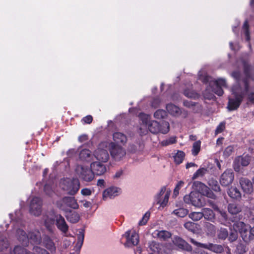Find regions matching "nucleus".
<instances>
[{
	"label": "nucleus",
	"instance_id": "obj_1",
	"mask_svg": "<svg viewBox=\"0 0 254 254\" xmlns=\"http://www.w3.org/2000/svg\"><path fill=\"white\" fill-rule=\"evenodd\" d=\"M139 118L141 121V127L139 128L141 134H146L148 132V129L154 134L158 132L166 134L169 131L170 126L167 122H164L160 125L156 121H150V116L144 113H140L139 115Z\"/></svg>",
	"mask_w": 254,
	"mask_h": 254
},
{
	"label": "nucleus",
	"instance_id": "obj_2",
	"mask_svg": "<svg viewBox=\"0 0 254 254\" xmlns=\"http://www.w3.org/2000/svg\"><path fill=\"white\" fill-rule=\"evenodd\" d=\"M201 71L198 73L199 79L204 83H209V86L207 87L204 96L207 98H212L213 95L210 92L214 93L218 96H222L223 94V87H227L226 81L224 78H218L217 80H213L210 76L201 74Z\"/></svg>",
	"mask_w": 254,
	"mask_h": 254
},
{
	"label": "nucleus",
	"instance_id": "obj_3",
	"mask_svg": "<svg viewBox=\"0 0 254 254\" xmlns=\"http://www.w3.org/2000/svg\"><path fill=\"white\" fill-rule=\"evenodd\" d=\"M245 73L246 76V78L242 80V84H241V78L240 73L238 71H234L232 73V76L235 79L238 80L240 83L238 85H240L242 89V92L245 93V96L247 95L248 100L249 102L254 104V87L250 89L248 78L250 77L249 72L247 69L245 67Z\"/></svg>",
	"mask_w": 254,
	"mask_h": 254
},
{
	"label": "nucleus",
	"instance_id": "obj_4",
	"mask_svg": "<svg viewBox=\"0 0 254 254\" xmlns=\"http://www.w3.org/2000/svg\"><path fill=\"white\" fill-rule=\"evenodd\" d=\"M16 236L18 240L23 246H27L29 241L31 243L38 244L41 242V237L38 231H34L29 233L27 236L26 233L21 229L16 230Z\"/></svg>",
	"mask_w": 254,
	"mask_h": 254
},
{
	"label": "nucleus",
	"instance_id": "obj_5",
	"mask_svg": "<svg viewBox=\"0 0 254 254\" xmlns=\"http://www.w3.org/2000/svg\"><path fill=\"white\" fill-rule=\"evenodd\" d=\"M60 188L68 194L75 195L80 188V182L78 179L65 178L61 180Z\"/></svg>",
	"mask_w": 254,
	"mask_h": 254
},
{
	"label": "nucleus",
	"instance_id": "obj_6",
	"mask_svg": "<svg viewBox=\"0 0 254 254\" xmlns=\"http://www.w3.org/2000/svg\"><path fill=\"white\" fill-rule=\"evenodd\" d=\"M233 97L229 98L228 108L229 110L237 109L240 105L245 93L240 85H236L232 89Z\"/></svg>",
	"mask_w": 254,
	"mask_h": 254
},
{
	"label": "nucleus",
	"instance_id": "obj_7",
	"mask_svg": "<svg viewBox=\"0 0 254 254\" xmlns=\"http://www.w3.org/2000/svg\"><path fill=\"white\" fill-rule=\"evenodd\" d=\"M233 228L238 230L243 241L249 243L252 241L254 236L252 234L251 227L242 221H237L233 225Z\"/></svg>",
	"mask_w": 254,
	"mask_h": 254
},
{
	"label": "nucleus",
	"instance_id": "obj_8",
	"mask_svg": "<svg viewBox=\"0 0 254 254\" xmlns=\"http://www.w3.org/2000/svg\"><path fill=\"white\" fill-rule=\"evenodd\" d=\"M109 151L112 158L115 161H120L126 155V150L120 145L109 142Z\"/></svg>",
	"mask_w": 254,
	"mask_h": 254
},
{
	"label": "nucleus",
	"instance_id": "obj_9",
	"mask_svg": "<svg viewBox=\"0 0 254 254\" xmlns=\"http://www.w3.org/2000/svg\"><path fill=\"white\" fill-rule=\"evenodd\" d=\"M108 149L109 150V142H102L95 150L93 155L97 160L101 162H106L109 159Z\"/></svg>",
	"mask_w": 254,
	"mask_h": 254
},
{
	"label": "nucleus",
	"instance_id": "obj_10",
	"mask_svg": "<svg viewBox=\"0 0 254 254\" xmlns=\"http://www.w3.org/2000/svg\"><path fill=\"white\" fill-rule=\"evenodd\" d=\"M184 200L187 204H191L198 207H201L205 204L204 197L196 192L192 191L189 195H186Z\"/></svg>",
	"mask_w": 254,
	"mask_h": 254
},
{
	"label": "nucleus",
	"instance_id": "obj_11",
	"mask_svg": "<svg viewBox=\"0 0 254 254\" xmlns=\"http://www.w3.org/2000/svg\"><path fill=\"white\" fill-rule=\"evenodd\" d=\"M57 205L64 211L70 210L68 207L73 209H77L79 207L77 200L75 198L70 196H65L63 197L61 201L58 202Z\"/></svg>",
	"mask_w": 254,
	"mask_h": 254
},
{
	"label": "nucleus",
	"instance_id": "obj_12",
	"mask_svg": "<svg viewBox=\"0 0 254 254\" xmlns=\"http://www.w3.org/2000/svg\"><path fill=\"white\" fill-rule=\"evenodd\" d=\"M75 172L81 179L86 182H90L94 179L92 169L83 165H77L75 168Z\"/></svg>",
	"mask_w": 254,
	"mask_h": 254
},
{
	"label": "nucleus",
	"instance_id": "obj_13",
	"mask_svg": "<svg viewBox=\"0 0 254 254\" xmlns=\"http://www.w3.org/2000/svg\"><path fill=\"white\" fill-rule=\"evenodd\" d=\"M251 161V157L249 155L239 156L235 158L233 162L234 170L240 172L243 167L248 166Z\"/></svg>",
	"mask_w": 254,
	"mask_h": 254
},
{
	"label": "nucleus",
	"instance_id": "obj_14",
	"mask_svg": "<svg viewBox=\"0 0 254 254\" xmlns=\"http://www.w3.org/2000/svg\"><path fill=\"white\" fill-rule=\"evenodd\" d=\"M193 187L197 191L196 192L199 193L201 195L206 196L212 199L216 198V195L214 193L203 183L198 181L194 182L193 183Z\"/></svg>",
	"mask_w": 254,
	"mask_h": 254
},
{
	"label": "nucleus",
	"instance_id": "obj_15",
	"mask_svg": "<svg viewBox=\"0 0 254 254\" xmlns=\"http://www.w3.org/2000/svg\"><path fill=\"white\" fill-rule=\"evenodd\" d=\"M42 201L38 197H33L30 204V212L31 214L38 216L42 212Z\"/></svg>",
	"mask_w": 254,
	"mask_h": 254
},
{
	"label": "nucleus",
	"instance_id": "obj_16",
	"mask_svg": "<svg viewBox=\"0 0 254 254\" xmlns=\"http://www.w3.org/2000/svg\"><path fill=\"white\" fill-rule=\"evenodd\" d=\"M190 242L196 246L207 249L216 253H221L223 251V247L220 245L213 244L212 243L202 244L197 242L193 239H190Z\"/></svg>",
	"mask_w": 254,
	"mask_h": 254
},
{
	"label": "nucleus",
	"instance_id": "obj_17",
	"mask_svg": "<svg viewBox=\"0 0 254 254\" xmlns=\"http://www.w3.org/2000/svg\"><path fill=\"white\" fill-rule=\"evenodd\" d=\"M124 236L127 239V242L125 246L127 247H131L137 245L139 242V236L135 231H127L124 235Z\"/></svg>",
	"mask_w": 254,
	"mask_h": 254
},
{
	"label": "nucleus",
	"instance_id": "obj_18",
	"mask_svg": "<svg viewBox=\"0 0 254 254\" xmlns=\"http://www.w3.org/2000/svg\"><path fill=\"white\" fill-rule=\"evenodd\" d=\"M151 236L160 241H166L171 238L172 234L167 230H155L152 233Z\"/></svg>",
	"mask_w": 254,
	"mask_h": 254
},
{
	"label": "nucleus",
	"instance_id": "obj_19",
	"mask_svg": "<svg viewBox=\"0 0 254 254\" xmlns=\"http://www.w3.org/2000/svg\"><path fill=\"white\" fill-rule=\"evenodd\" d=\"M121 193V189L116 187H111L106 189L103 192V199L113 198Z\"/></svg>",
	"mask_w": 254,
	"mask_h": 254
},
{
	"label": "nucleus",
	"instance_id": "obj_20",
	"mask_svg": "<svg viewBox=\"0 0 254 254\" xmlns=\"http://www.w3.org/2000/svg\"><path fill=\"white\" fill-rule=\"evenodd\" d=\"M234 178V174L231 170H227L221 175L220 182L222 186H227L230 185Z\"/></svg>",
	"mask_w": 254,
	"mask_h": 254
},
{
	"label": "nucleus",
	"instance_id": "obj_21",
	"mask_svg": "<svg viewBox=\"0 0 254 254\" xmlns=\"http://www.w3.org/2000/svg\"><path fill=\"white\" fill-rule=\"evenodd\" d=\"M90 168L93 172V175L100 176L104 174L107 171L105 165L100 162H93L90 164Z\"/></svg>",
	"mask_w": 254,
	"mask_h": 254
},
{
	"label": "nucleus",
	"instance_id": "obj_22",
	"mask_svg": "<svg viewBox=\"0 0 254 254\" xmlns=\"http://www.w3.org/2000/svg\"><path fill=\"white\" fill-rule=\"evenodd\" d=\"M56 217L57 215L53 210L48 212L43 216L45 225L48 229H51L55 221H56Z\"/></svg>",
	"mask_w": 254,
	"mask_h": 254
},
{
	"label": "nucleus",
	"instance_id": "obj_23",
	"mask_svg": "<svg viewBox=\"0 0 254 254\" xmlns=\"http://www.w3.org/2000/svg\"><path fill=\"white\" fill-rule=\"evenodd\" d=\"M56 225L57 228L66 236L68 230V226L64 217L60 214L57 215Z\"/></svg>",
	"mask_w": 254,
	"mask_h": 254
},
{
	"label": "nucleus",
	"instance_id": "obj_24",
	"mask_svg": "<svg viewBox=\"0 0 254 254\" xmlns=\"http://www.w3.org/2000/svg\"><path fill=\"white\" fill-rule=\"evenodd\" d=\"M239 182L244 192L251 194L253 192V184L250 180L246 178H241Z\"/></svg>",
	"mask_w": 254,
	"mask_h": 254
},
{
	"label": "nucleus",
	"instance_id": "obj_25",
	"mask_svg": "<svg viewBox=\"0 0 254 254\" xmlns=\"http://www.w3.org/2000/svg\"><path fill=\"white\" fill-rule=\"evenodd\" d=\"M65 216L68 221L71 223H76L78 222L80 219L79 214L76 211L71 210L64 211Z\"/></svg>",
	"mask_w": 254,
	"mask_h": 254
},
{
	"label": "nucleus",
	"instance_id": "obj_26",
	"mask_svg": "<svg viewBox=\"0 0 254 254\" xmlns=\"http://www.w3.org/2000/svg\"><path fill=\"white\" fill-rule=\"evenodd\" d=\"M173 243L179 248L188 251L191 250V247L185 241L179 237H174L173 240Z\"/></svg>",
	"mask_w": 254,
	"mask_h": 254
},
{
	"label": "nucleus",
	"instance_id": "obj_27",
	"mask_svg": "<svg viewBox=\"0 0 254 254\" xmlns=\"http://www.w3.org/2000/svg\"><path fill=\"white\" fill-rule=\"evenodd\" d=\"M79 157L82 161L90 162L93 159V155L89 149H83L79 152Z\"/></svg>",
	"mask_w": 254,
	"mask_h": 254
},
{
	"label": "nucleus",
	"instance_id": "obj_28",
	"mask_svg": "<svg viewBox=\"0 0 254 254\" xmlns=\"http://www.w3.org/2000/svg\"><path fill=\"white\" fill-rule=\"evenodd\" d=\"M77 243L74 247V250L76 252H79L83 243L84 239V233L82 229L78 230L77 234Z\"/></svg>",
	"mask_w": 254,
	"mask_h": 254
},
{
	"label": "nucleus",
	"instance_id": "obj_29",
	"mask_svg": "<svg viewBox=\"0 0 254 254\" xmlns=\"http://www.w3.org/2000/svg\"><path fill=\"white\" fill-rule=\"evenodd\" d=\"M113 138L116 144L121 143L125 144L127 141V136L122 132H116L113 133Z\"/></svg>",
	"mask_w": 254,
	"mask_h": 254
},
{
	"label": "nucleus",
	"instance_id": "obj_30",
	"mask_svg": "<svg viewBox=\"0 0 254 254\" xmlns=\"http://www.w3.org/2000/svg\"><path fill=\"white\" fill-rule=\"evenodd\" d=\"M166 109L168 113L173 116L178 117L181 115V110L175 105L172 104L167 105Z\"/></svg>",
	"mask_w": 254,
	"mask_h": 254
},
{
	"label": "nucleus",
	"instance_id": "obj_31",
	"mask_svg": "<svg viewBox=\"0 0 254 254\" xmlns=\"http://www.w3.org/2000/svg\"><path fill=\"white\" fill-rule=\"evenodd\" d=\"M148 249L154 253H159L161 250V246L159 243L152 241L148 243Z\"/></svg>",
	"mask_w": 254,
	"mask_h": 254
},
{
	"label": "nucleus",
	"instance_id": "obj_32",
	"mask_svg": "<svg viewBox=\"0 0 254 254\" xmlns=\"http://www.w3.org/2000/svg\"><path fill=\"white\" fill-rule=\"evenodd\" d=\"M202 213L203 217H204L205 219L212 221L214 219L215 214L213 211L209 208H203L202 210Z\"/></svg>",
	"mask_w": 254,
	"mask_h": 254
},
{
	"label": "nucleus",
	"instance_id": "obj_33",
	"mask_svg": "<svg viewBox=\"0 0 254 254\" xmlns=\"http://www.w3.org/2000/svg\"><path fill=\"white\" fill-rule=\"evenodd\" d=\"M9 247V243L6 237L2 233H0V251H3Z\"/></svg>",
	"mask_w": 254,
	"mask_h": 254
},
{
	"label": "nucleus",
	"instance_id": "obj_34",
	"mask_svg": "<svg viewBox=\"0 0 254 254\" xmlns=\"http://www.w3.org/2000/svg\"><path fill=\"white\" fill-rule=\"evenodd\" d=\"M228 195L233 198H239L241 197V192L236 187H231L228 191Z\"/></svg>",
	"mask_w": 254,
	"mask_h": 254
},
{
	"label": "nucleus",
	"instance_id": "obj_35",
	"mask_svg": "<svg viewBox=\"0 0 254 254\" xmlns=\"http://www.w3.org/2000/svg\"><path fill=\"white\" fill-rule=\"evenodd\" d=\"M44 244L47 249L53 252L56 250V247L54 242L51 239L46 237L44 241Z\"/></svg>",
	"mask_w": 254,
	"mask_h": 254
},
{
	"label": "nucleus",
	"instance_id": "obj_36",
	"mask_svg": "<svg viewBox=\"0 0 254 254\" xmlns=\"http://www.w3.org/2000/svg\"><path fill=\"white\" fill-rule=\"evenodd\" d=\"M229 212L232 214H236L241 211L240 206L235 203H230L228 207Z\"/></svg>",
	"mask_w": 254,
	"mask_h": 254
},
{
	"label": "nucleus",
	"instance_id": "obj_37",
	"mask_svg": "<svg viewBox=\"0 0 254 254\" xmlns=\"http://www.w3.org/2000/svg\"><path fill=\"white\" fill-rule=\"evenodd\" d=\"M209 203H210V204L212 206V207L214 209L217 210L219 212L220 216L221 217V220H220L221 223L222 224H225V222L227 220V214L226 212L225 211L219 210L218 207L216 205H215V204H213L211 201H210Z\"/></svg>",
	"mask_w": 254,
	"mask_h": 254
},
{
	"label": "nucleus",
	"instance_id": "obj_38",
	"mask_svg": "<svg viewBox=\"0 0 254 254\" xmlns=\"http://www.w3.org/2000/svg\"><path fill=\"white\" fill-rule=\"evenodd\" d=\"M184 157L185 153L183 151H178L174 156L175 162L177 164L181 163L184 160Z\"/></svg>",
	"mask_w": 254,
	"mask_h": 254
},
{
	"label": "nucleus",
	"instance_id": "obj_39",
	"mask_svg": "<svg viewBox=\"0 0 254 254\" xmlns=\"http://www.w3.org/2000/svg\"><path fill=\"white\" fill-rule=\"evenodd\" d=\"M204 227L205 230L208 235H213L215 233L216 229L213 224L206 222L205 223Z\"/></svg>",
	"mask_w": 254,
	"mask_h": 254
},
{
	"label": "nucleus",
	"instance_id": "obj_40",
	"mask_svg": "<svg viewBox=\"0 0 254 254\" xmlns=\"http://www.w3.org/2000/svg\"><path fill=\"white\" fill-rule=\"evenodd\" d=\"M189 212V211L187 209H185L183 208H180L179 209H177L174 210L172 213L174 215L180 217H184L186 216Z\"/></svg>",
	"mask_w": 254,
	"mask_h": 254
},
{
	"label": "nucleus",
	"instance_id": "obj_41",
	"mask_svg": "<svg viewBox=\"0 0 254 254\" xmlns=\"http://www.w3.org/2000/svg\"><path fill=\"white\" fill-rule=\"evenodd\" d=\"M170 193H171V190H167L163 197V200L160 199V201L159 202H156V203L159 204L160 207H165L168 203Z\"/></svg>",
	"mask_w": 254,
	"mask_h": 254
},
{
	"label": "nucleus",
	"instance_id": "obj_42",
	"mask_svg": "<svg viewBox=\"0 0 254 254\" xmlns=\"http://www.w3.org/2000/svg\"><path fill=\"white\" fill-rule=\"evenodd\" d=\"M184 94L186 97L190 98L196 99L198 97V94L191 89H185Z\"/></svg>",
	"mask_w": 254,
	"mask_h": 254
},
{
	"label": "nucleus",
	"instance_id": "obj_43",
	"mask_svg": "<svg viewBox=\"0 0 254 254\" xmlns=\"http://www.w3.org/2000/svg\"><path fill=\"white\" fill-rule=\"evenodd\" d=\"M167 189L165 187H162L159 191L155 195V202H159L160 201L161 198L162 197L163 195L166 193L167 191Z\"/></svg>",
	"mask_w": 254,
	"mask_h": 254
},
{
	"label": "nucleus",
	"instance_id": "obj_44",
	"mask_svg": "<svg viewBox=\"0 0 254 254\" xmlns=\"http://www.w3.org/2000/svg\"><path fill=\"white\" fill-rule=\"evenodd\" d=\"M209 187L215 191H219L220 188L217 181L214 179H210L208 181Z\"/></svg>",
	"mask_w": 254,
	"mask_h": 254
},
{
	"label": "nucleus",
	"instance_id": "obj_45",
	"mask_svg": "<svg viewBox=\"0 0 254 254\" xmlns=\"http://www.w3.org/2000/svg\"><path fill=\"white\" fill-rule=\"evenodd\" d=\"M189 217L193 221H198L203 217L202 212H193L189 214Z\"/></svg>",
	"mask_w": 254,
	"mask_h": 254
},
{
	"label": "nucleus",
	"instance_id": "obj_46",
	"mask_svg": "<svg viewBox=\"0 0 254 254\" xmlns=\"http://www.w3.org/2000/svg\"><path fill=\"white\" fill-rule=\"evenodd\" d=\"M167 116V113L164 110H158L154 114V117L157 119H162Z\"/></svg>",
	"mask_w": 254,
	"mask_h": 254
},
{
	"label": "nucleus",
	"instance_id": "obj_47",
	"mask_svg": "<svg viewBox=\"0 0 254 254\" xmlns=\"http://www.w3.org/2000/svg\"><path fill=\"white\" fill-rule=\"evenodd\" d=\"M13 253L14 254H32L31 253L27 252L25 249L19 246L14 248Z\"/></svg>",
	"mask_w": 254,
	"mask_h": 254
},
{
	"label": "nucleus",
	"instance_id": "obj_48",
	"mask_svg": "<svg viewBox=\"0 0 254 254\" xmlns=\"http://www.w3.org/2000/svg\"><path fill=\"white\" fill-rule=\"evenodd\" d=\"M228 237V233L225 228H221L218 232V237L220 239L225 240Z\"/></svg>",
	"mask_w": 254,
	"mask_h": 254
},
{
	"label": "nucleus",
	"instance_id": "obj_49",
	"mask_svg": "<svg viewBox=\"0 0 254 254\" xmlns=\"http://www.w3.org/2000/svg\"><path fill=\"white\" fill-rule=\"evenodd\" d=\"M200 149V141H197L193 143L192 149V154L195 156L197 155Z\"/></svg>",
	"mask_w": 254,
	"mask_h": 254
},
{
	"label": "nucleus",
	"instance_id": "obj_50",
	"mask_svg": "<svg viewBox=\"0 0 254 254\" xmlns=\"http://www.w3.org/2000/svg\"><path fill=\"white\" fill-rule=\"evenodd\" d=\"M243 31L245 35L246 40L249 41L250 39V37L249 31V25L247 21H246L244 23L243 26Z\"/></svg>",
	"mask_w": 254,
	"mask_h": 254
},
{
	"label": "nucleus",
	"instance_id": "obj_51",
	"mask_svg": "<svg viewBox=\"0 0 254 254\" xmlns=\"http://www.w3.org/2000/svg\"><path fill=\"white\" fill-rule=\"evenodd\" d=\"M207 172V169L204 168H201L197 170L193 174L192 179H195L198 177L203 176Z\"/></svg>",
	"mask_w": 254,
	"mask_h": 254
},
{
	"label": "nucleus",
	"instance_id": "obj_52",
	"mask_svg": "<svg viewBox=\"0 0 254 254\" xmlns=\"http://www.w3.org/2000/svg\"><path fill=\"white\" fill-rule=\"evenodd\" d=\"M176 137L172 136L168 139L163 140L161 142V144L163 146H167V145H169L170 144H174V143H176Z\"/></svg>",
	"mask_w": 254,
	"mask_h": 254
},
{
	"label": "nucleus",
	"instance_id": "obj_53",
	"mask_svg": "<svg viewBox=\"0 0 254 254\" xmlns=\"http://www.w3.org/2000/svg\"><path fill=\"white\" fill-rule=\"evenodd\" d=\"M150 217V213L148 212H146L143 216L142 219L139 221L138 225L143 226L145 225Z\"/></svg>",
	"mask_w": 254,
	"mask_h": 254
},
{
	"label": "nucleus",
	"instance_id": "obj_54",
	"mask_svg": "<svg viewBox=\"0 0 254 254\" xmlns=\"http://www.w3.org/2000/svg\"><path fill=\"white\" fill-rule=\"evenodd\" d=\"M233 229V230H231L228 237V240L231 242L236 241L238 238L237 231H238V230H235L234 228Z\"/></svg>",
	"mask_w": 254,
	"mask_h": 254
},
{
	"label": "nucleus",
	"instance_id": "obj_55",
	"mask_svg": "<svg viewBox=\"0 0 254 254\" xmlns=\"http://www.w3.org/2000/svg\"><path fill=\"white\" fill-rule=\"evenodd\" d=\"M234 151V147L232 146H229L225 148L223 152V155L225 157L230 156Z\"/></svg>",
	"mask_w": 254,
	"mask_h": 254
},
{
	"label": "nucleus",
	"instance_id": "obj_56",
	"mask_svg": "<svg viewBox=\"0 0 254 254\" xmlns=\"http://www.w3.org/2000/svg\"><path fill=\"white\" fill-rule=\"evenodd\" d=\"M33 252L32 254H49L45 250L38 247H34Z\"/></svg>",
	"mask_w": 254,
	"mask_h": 254
},
{
	"label": "nucleus",
	"instance_id": "obj_57",
	"mask_svg": "<svg viewBox=\"0 0 254 254\" xmlns=\"http://www.w3.org/2000/svg\"><path fill=\"white\" fill-rule=\"evenodd\" d=\"M246 252V247L242 244H239L237 246L236 252L237 254H244Z\"/></svg>",
	"mask_w": 254,
	"mask_h": 254
},
{
	"label": "nucleus",
	"instance_id": "obj_58",
	"mask_svg": "<svg viewBox=\"0 0 254 254\" xmlns=\"http://www.w3.org/2000/svg\"><path fill=\"white\" fill-rule=\"evenodd\" d=\"M185 227L190 231H193L195 230V224L191 222H187L184 224Z\"/></svg>",
	"mask_w": 254,
	"mask_h": 254
},
{
	"label": "nucleus",
	"instance_id": "obj_59",
	"mask_svg": "<svg viewBox=\"0 0 254 254\" xmlns=\"http://www.w3.org/2000/svg\"><path fill=\"white\" fill-rule=\"evenodd\" d=\"M225 128V123L224 122L221 123L217 127L215 130V133L218 134L222 132Z\"/></svg>",
	"mask_w": 254,
	"mask_h": 254
},
{
	"label": "nucleus",
	"instance_id": "obj_60",
	"mask_svg": "<svg viewBox=\"0 0 254 254\" xmlns=\"http://www.w3.org/2000/svg\"><path fill=\"white\" fill-rule=\"evenodd\" d=\"M44 191L46 194L49 195H51L53 192L52 187L48 184L45 185L44 187Z\"/></svg>",
	"mask_w": 254,
	"mask_h": 254
},
{
	"label": "nucleus",
	"instance_id": "obj_61",
	"mask_svg": "<svg viewBox=\"0 0 254 254\" xmlns=\"http://www.w3.org/2000/svg\"><path fill=\"white\" fill-rule=\"evenodd\" d=\"M81 193L83 195H90L91 194V190L87 188L83 189L81 190Z\"/></svg>",
	"mask_w": 254,
	"mask_h": 254
},
{
	"label": "nucleus",
	"instance_id": "obj_62",
	"mask_svg": "<svg viewBox=\"0 0 254 254\" xmlns=\"http://www.w3.org/2000/svg\"><path fill=\"white\" fill-rule=\"evenodd\" d=\"M92 117L90 115H88L83 118L82 121L86 124H90L92 121Z\"/></svg>",
	"mask_w": 254,
	"mask_h": 254
},
{
	"label": "nucleus",
	"instance_id": "obj_63",
	"mask_svg": "<svg viewBox=\"0 0 254 254\" xmlns=\"http://www.w3.org/2000/svg\"><path fill=\"white\" fill-rule=\"evenodd\" d=\"M123 175V171L122 170H119L116 172L113 177L114 179H119Z\"/></svg>",
	"mask_w": 254,
	"mask_h": 254
},
{
	"label": "nucleus",
	"instance_id": "obj_64",
	"mask_svg": "<svg viewBox=\"0 0 254 254\" xmlns=\"http://www.w3.org/2000/svg\"><path fill=\"white\" fill-rule=\"evenodd\" d=\"M160 103V100L158 99H155L153 100L151 103V106L154 108H156Z\"/></svg>",
	"mask_w": 254,
	"mask_h": 254
}]
</instances>
